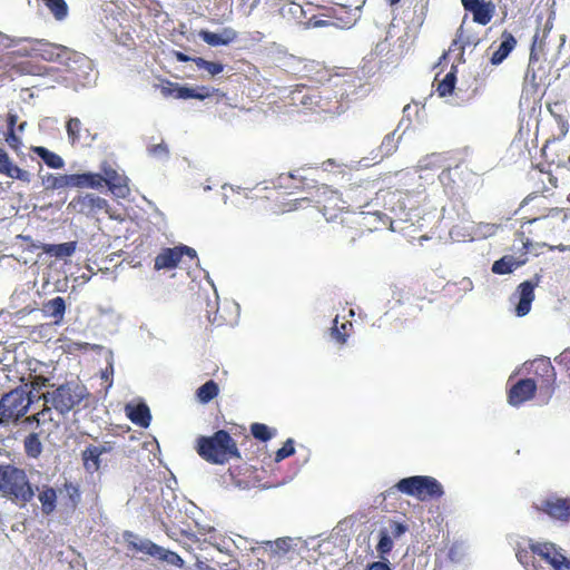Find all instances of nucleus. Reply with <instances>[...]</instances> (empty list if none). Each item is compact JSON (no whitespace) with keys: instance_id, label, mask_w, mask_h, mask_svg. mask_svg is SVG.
<instances>
[{"instance_id":"1","label":"nucleus","mask_w":570,"mask_h":570,"mask_svg":"<svg viewBox=\"0 0 570 570\" xmlns=\"http://www.w3.org/2000/svg\"><path fill=\"white\" fill-rule=\"evenodd\" d=\"M198 455L210 464H225L233 459H240L236 441L225 430H218L210 436L196 440Z\"/></svg>"},{"instance_id":"2","label":"nucleus","mask_w":570,"mask_h":570,"mask_svg":"<svg viewBox=\"0 0 570 570\" xmlns=\"http://www.w3.org/2000/svg\"><path fill=\"white\" fill-rule=\"evenodd\" d=\"M89 396L90 393L83 384L69 381L42 393L38 399L43 400L47 406L55 409L59 414L66 415Z\"/></svg>"},{"instance_id":"3","label":"nucleus","mask_w":570,"mask_h":570,"mask_svg":"<svg viewBox=\"0 0 570 570\" xmlns=\"http://www.w3.org/2000/svg\"><path fill=\"white\" fill-rule=\"evenodd\" d=\"M0 492L21 505L30 502L35 497L26 471L12 464L0 465Z\"/></svg>"},{"instance_id":"4","label":"nucleus","mask_w":570,"mask_h":570,"mask_svg":"<svg viewBox=\"0 0 570 570\" xmlns=\"http://www.w3.org/2000/svg\"><path fill=\"white\" fill-rule=\"evenodd\" d=\"M38 396L37 393L27 391V385H18L4 393L0 397V425L18 423L28 413L31 404L40 400Z\"/></svg>"},{"instance_id":"5","label":"nucleus","mask_w":570,"mask_h":570,"mask_svg":"<svg viewBox=\"0 0 570 570\" xmlns=\"http://www.w3.org/2000/svg\"><path fill=\"white\" fill-rule=\"evenodd\" d=\"M375 199L379 204H382L385 210L402 222L410 220V213L416 209L420 204L414 193L391 187L377 190Z\"/></svg>"},{"instance_id":"6","label":"nucleus","mask_w":570,"mask_h":570,"mask_svg":"<svg viewBox=\"0 0 570 570\" xmlns=\"http://www.w3.org/2000/svg\"><path fill=\"white\" fill-rule=\"evenodd\" d=\"M395 488L401 493L414 497L420 501L438 500L444 494L442 484L435 478L429 475L401 479Z\"/></svg>"},{"instance_id":"7","label":"nucleus","mask_w":570,"mask_h":570,"mask_svg":"<svg viewBox=\"0 0 570 570\" xmlns=\"http://www.w3.org/2000/svg\"><path fill=\"white\" fill-rule=\"evenodd\" d=\"M317 207L326 220H335L342 214L348 213L345 196L336 189L328 186H322L317 189Z\"/></svg>"},{"instance_id":"8","label":"nucleus","mask_w":570,"mask_h":570,"mask_svg":"<svg viewBox=\"0 0 570 570\" xmlns=\"http://www.w3.org/2000/svg\"><path fill=\"white\" fill-rule=\"evenodd\" d=\"M160 92L164 97H174L177 99H198L204 100L214 95L225 97L226 95L220 91L218 88H210L207 86H199L196 88H190L187 86H181L178 82H173L169 80H164L159 86Z\"/></svg>"},{"instance_id":"9","label":"nucleus","mask_w":570,"mask_h":570,"mask_svg":"<svg viewBox=\"0 0 570 570\" xmlns=\"http://www.w3.org/2000/svg\"><path fill=\"white\" fill-rule=\"evenodd\" d=\"M184 256L188 257L189 261L197 259L196 250L187 245L163 248L155 257L154 267L156 271L176 268Z\"/></svg>"},{"instance_id":"10","label":"nucleus","mask_w":570,"mask_h":570,"mask_svg":"<svg viewBox=\"0 0 570 570\" xmlns=\"http://www.w3.org/2000/svg\"><path fill=\"white\" fill-rule=\"evenodd\" d=\"M533 508L538 512L549 515L553 520L563 523L570 522V499L550 495L542 499L539 503H534Z\"/></svg>"},{"instance_id":"11","label":"nucleus","mask_w":570,"mask_h":570,"mask_svg":"<svg viewBox=\"0 0 570 570\" xmlns=\"http://www.w3.org/2000/svg\"><path fill=\"white\" fill-rule=\"evenodd\" d=\"M376 187L372 181L363 180L357 184H350L344 190V196L348 209L351 207L363 208L370 204L372 196H376Z\"/></svg>"},{"instance_id":"12","label":"nucleus","mask_w":570,"mask_h":570,"mask_svg":"<svg viewBox=\"0 0 570 570\" xmlns=\"http://www.w3.org/2000/svg\"><path fill=\"white\" fill-rule=\"evenodd\" d=\"M534 380L541 393L550 397L554 392L557 374L549 358H539L532 363Z\"/></svg>"},{"instance_id":"13","label":"nucleus","mask_w":570,"mask_h":570,"mask_svg":"<svg viewBox=\"0 0 570 570\" xmlns=\"http://www.w3.org/2000/svg\"><path fill=\"white\" fill-rule=\"evenodd\" d=\"M538 383L534 379H521L510 386L507 392L508 403L512 406H520L534 397Z\"/></svg>"},{"instance_id":"14","label":"nucleus","mask_w":570,"mask_h":570,"mask_svg":"<svg viewBox=\"0 0 570 570\" xmlns=\"http://www.w3.org/2000/svg\"><path fill=\"white\" fill-rule=\"evenodd\" d=\"M134 548L140 552L149 554L175 567H184L185 562L178 553L166 550L163 547L151 542L150 540L141 541L139 544L134 543Z\"/></svg>"},{"instance_id":"15","label":"nucleus","mask_w":570,"mask_h":570,"mask_svg":"<svg viewBox=\"0 0 570 570\" xmlns=\"http://www.w3.org/2000/svg\"><path fill=\"white\" fill-rule=\"evenodd\" d=\"M69 207L77 213L90 216L99 210H107L109 204L105 198H101L94 194H86L75 197L69 203Z\"/></svg>"},{"instance_id":"16","label":"nucleus","mask_w":570,"mask_h":570,"mask_svg":"<svg viewBox=\"0 0 570 570\" xmlns=\"http://www.w3.org/2000/svg\"><path fill=\"white\" fill-rule=\"evenodd\" d=\"M102 185L105 184L108 189L118 198H125L129 195L130 189L128 186V178L120 175L111 166L107 165L102 168Z\"/></svg>"},{"instance_id":"17","label":"nucleus","mask_w":570,"mask_h":570,"mask_svg":"<svg viewBox=\"0 0 570 570\" xmlns=\"http://www.w3.org/2000/svg\"><path fill=\"white\" fill-rule=\"evenodd\" d=\"M537 285L538 282L533 283L532 281H524L518 286L517 293L519 295V302L515 306V313L518 316H525L530 312Z\"/></svg>"},{"instance_id":"18","label":"nucleus","mask_w":570,"mask_h":570,"mask_svg":"<svg viewBox=\"0 0 570 570\" xmlns=\"http://www.w3.org/2000/svg\"><path fill=\"white\" fill-rule=\"evenodd\" d=\"M303 77L306 78L312 86L323 85L332 77L330 69L320 61H308L303 66Z\"/></svg>"},{"instance_id":"19","label":"nucleus","mask_w":570,"mask_h":570,"mask_svg":"<svg viewBox=\"0 0 570 570\" xmlns=\"http://www.w3.org/2000/svg\"><path fill=\"white\" fill-rule=\"evenodd\" d=\"M0 174L22 183H30L31 179L30 173L14 165L2 147H0Z\"/></svg>"},{"instance_id":"20","label":"nucleus","mask_w":570,"mask_h":570,"mask_svg":"<svg viewBox=\"0 0 570 570\" xmlns=\"http://www.w3.org/2000/svg\"><path fill=\"white\" fill-rule=\"evenodd\" d=\"M302 170H304V168L279 174L275 180L276 186L291 191L303 189L307 178L302 174Z\"/></svg>"},{"instance_id":"21","label":"nucleus","mask_w":570,"mask_h":570,"mask_svg":"<svg viewBox=\"0 0 570 570\" xmlns=\"http://www.w3.org/2000/svg\"><path fill=\"white\" fill-rule=\"evenodd\" d=\"M198 36L209 46H227L237 39V32L232 28H224L219 33L200 30Z\"/></svg>"},{"instance_id":"22","label":"nucleus","mask_w":570,"mask_h":570,"mask_svg":"<svg viewBox=\"0 0 570 570\" xmlns=\"http://www.w3.org/2000/svg\"><path fill=\"white\" fill-rule=\"evenodd\" d=\"M532 551L552 568L560 563L559 560L563 556L551 542H532Z\"/></svg>"},{"instance_id":"23","label":"nucleus","mask_w":570,"mask_h":570,"mask_svg":"<svg viewBox=\"0 0 570 570\" xmlns=\"http://www.w3.org/2000/svg\"><path fill=\"white\" fill-rule=\"evenodd\" d=\"M517 45V40L514 38V36L504 30L502 33H501V42L498 47V49H495L491 56V63L492 65H499L509 55L510 52L514 49Z\"/></svg>"},{"instance_id":"24","label":"nucleus","mask_w":570,"mask_h":570,"mask_svg":"<svg viewBox=\"0 0 570 570\" xmlns=\"http://www.w3.org/2000/svg\"><path fill=\"white\" fill-rule=\"evenodd\" d=\"M32 362H29V374L27 377H21L20 385H27V391L39 392L45 386L49 385L50 379L42 374L37 373V366L39 362H35V367H31Z\"/></svg>"},{"instance_id":"25","label":"nucleus","mask_w":570,"mask_h":570,"mask_svg":"<svg viewBox=\"0 0 570 570\" xmlns=\"http://www.w3.org/2000/svg\"><path fill=\"white\" fill-rule=\"evenodd\" d=\"M69 187H102V175L97 173L70 174Z\"/></svg>"},{"instance_id":"26","label":"nucleus","mask_w":570,"mask_h":570,"mask_svg":"<svg viewBox=\"0 0 570 570\" xmlns=\"http://www.w3.org/2000/svg\"><path fill=\"white\" fill-rule=\"evenodd\" d=\"M126 412L127 416L134 424L140 428L149 426L151 421V414L149 407L145 403H139L137 405H127Z\"/></svg>"},{"instance_id":"27","label":"nucleus","mask_w":570,"mask_h":570,"mask_svg":"<svg viewBox=\"0 0 570 570\" xmlns=\"http://www.w3.org/2000/svg\"><path fill=\"white\" fill-rule=\"evenodd\" d=\"M45 316L52 317L56 324L61 323L66 313V302L61 296H56L42 304Z\"/></svg>"},{"instance_id":"28","label":"nucleus","mask_w":570,"mask_h":570,"mask_svg":"<svg viewBox=\"0 0 570 570\" xmlns=\"http://www.w3.org/2000/svg\"><path fill=\"white\" fill-rule=\"evenodd\" d=\"M468 11L473 14L474 22L485 26L493 18L495 6L491 1H480L479 3L473 6V9H470Z\"/></svg>"},{"instance_id":"29","label":"nucleus","mask_w":570,"mask_h":570,"mask_svg":"<svg viewBox=\"0 0 570 570\" xmlns=\"http://www.w3.org/2000/svg\"><path fill=\"white\" fill-rule=\"evenodd\" d=\"M38 500L41 503V511L43 514H51L57 507V492L52 487L42 485L39 489Z\"/></svg>"},{"instance_id":"30","label":"nucleus","mask_w":570,"mask_h":570,"mask_svg":"<svg viewBox=\"0 0 570 570\" xmlns=\"http://www.w3.org/2000/svg\"><path fill=\"white\" fill-rule=\"evenodd\" d=\"M83 468L89 473H95L100 469L101 451L97 450L96 445H89L82 451Z\"/></svg>"},{"instance_id":"31","label":"nucleus","mask_w":570,"mask_h":570,"mask_svg":"<svg viewBox=\"0 0 570 570\" xmlns=\"http://www.w3.org/2000/svg\"><path fill=\"white\" fill-rule=\"evenodd\" d=\"M31 150L37 156H39L43 160V163L50 168L60 169L65 165L63 159L59 155H57L53 151H50L46 147L36 146L32 147Z\"/></svg>"},{"instance_id":"32","label":"nucleus","mask_w":570,"mask_h":570,"mask_svg":"<svg viewBox=\"0 0 570 570\" xmlns=\"http://www.w3.org/2000/svg\"><path fill=\"white\" fill-rule=\"evenodd\" d=\"M537 200L538 205V216H534L532 218L529 219V223H533L538 219H541V218H544V217H548L550 215H557L559 214L560 209L559 208H549L547 206L543 205V203L546 202V197L544 196H539V195H529L528 197L524 198L523 200V206L528 205L529 203L531 202H534Z\"/></svg>"},{"instance_id":"33","label":"nucleus","mask_w":570,"mask_h":570,"mask_svg":"<svg viewBox=\"0 0 570 570\" xmlns=\"http://www.w3.org/2000/svg\"><path fill=\"white\" fill-rule=\"evenodd\" d=\"M523 263L518 262L512 255H505L493 263L491 271L498 275L510 274Z\"/></svg>"},{"instance_id":"34","label":"nucleus","mask_w":570,"mask_h":570,"mask_svg":"<svg viewBox=\"0 0 570 570\" xmlns=\"http://www.w3.org/2000/svg\"><path fill=\"white\" fill-rule=\"evenodd\" d=\"M266 3L271 7H278L283 16L289 13L294 18H299L303 13V7L293 0H266Z\"/></svg>"},{"instance_id":"35","label":"nucleus","mask_w":570,"mask_h":570,"mask_svg":"<svg viewBox=\"0 0 570 570\" xmlns=\"http://www.w3.org/2000/svg\"><path fill=\"white\" fill-rule=\"evenodd\" d=\"M62 490L65 491V504L69 509L76 510L81 502V491L79 485L73 482L66 481Z\"/></svg>"},{"instance_id":"36","label":"nucleus","mask_w":570,"mask_h":570,"mask_svg":"<svg viewBox=\"0 0 570 570\" xmlns=\"http://www.w3.org/2000/svg\"><path fill=\"white\" fill-rule=\"evenodd\" d=\"M218 384L215 381L209 380L197 389L196 395L200 403L206 404L215 399L218 395Z\"/></svg>"},{"instance_id":"37","label":"nucleus","mask_w":570,"mask_h":570,"mask_svg":"<svg viewBox=\"0 0 570 570\" xmlns=\"http://www.w3.org/2000/svg\"><path fill=\"white\" fill-rule=\"evenodd\" d=\"M352 326L353 325L350 322L342 323L338 326V318L336 316L333 321V326L331 327L332 338H334L341 345L345 344L347 337L350 336V330L352 328Z\"/></svg>"},{"instance_id":"38","label":"nucleus","mask_w":570,"mask_h":570,"mask_svg":"<svg viewBox=\"0 0 570 570\" xmlns=\"http://www.w3.org/2000/svg\"><path fill=\"white\" fill-rule=\"evenodd\" d=\"M23 445L29 458L37 459L42 452V444L37 433H30L26 436Z\"/></svg>"},{"instance_id":"39","label":"nucleus","mask_w":570,"mask_h":570,"mask_svg":"<svg viewBox=\"0 0 570 570\" xmlns=\"http://www.w3.org/2000/svg\"><path fill=\"white\" fill-rule=\"evenodd\" d=\"M76 245V242L49 245L48 248H46V253L59 258L69 257L75 253Z\"/></svg>"},{"instance_id":"40","label":"nucleus","mask_w":570,"mask_h":570,"mask_svg":"<svg viewBox=\"0 0 570 570\" xmlns=\"http://www.w3.org/2000/svg\"><path fill=\"white\" fill-rule=\"evenodd\" d=\"M67 135L69 141L75 145L82 138V122L79 118L72 117L66 124Z\"/></svg>"},{"instance_id":"41","label":"nucleus","mask_w":570,"mask_h":570,"mask_svg":"<svg viewBox=\"0 0 570 570\" xmlns=\"http://www.w3.org/2000/svg\"><path fill=\"white\" fill-rule=\"evenodd\" d=\"M193 62L196 65L198 69L207 71L208 75L212 77L217 76L224 70L223 63L216 61H208L202 57H195V59H193Z\"/></svg>"},{"instance_id":"42","label":"nucleus","mask_w":570,"mask_h":570,"mask_svg":"<svg viewBox=\"0 0 570 570\" xmlns=\"http://www.w3.org/2000/svg\"><path fill=\"white\" fill-rule=\"evenodd\" d=\"M42 183L47 189H61L69 187V175L48 174L42 178Z\"/></svg>"},{"instance_id":"43","label":"nucleus","mask_w":570,"mask_h":570,"mask_svg":"<svg viewBox=\"0 0 570 570\" xmlns=\"http://www.w3.org/2000/svg\"><path fill=\"white\" fill-rule=\"evenodd\" d=\"M455 72L450 71L445 75V77L439 82L438 85V92L441 97H445L448 95H451L454 91L455 88Z\"/></svg>"},{"instance_id":"44","label":"nucleus","mask_w":570,"mask_h":570,"mask_svg":"<svg viewBox=\"0 0 570 570\" xmlns=\"http://www.w3.org/2000/svg\"><path fill=\"white\" fill-rule=\"evenodd\" d=\"M250 432L255 439L263 442L268 441L273 436L269 428L263 423H253L250 426Z\"/></svg>"},{"instance_id":"45","label":"nucleus","mask_w":570,"mask_h":570,"mask_svg":"<svg viewBox=\"0 0 570 570\" xmlns=\"http://www.w3.org/2000/svg\"><path fill=\"white\" fill-rule=\"evenodd\" d=\"M535 557V553L532 551V543L529 544V548H520L517 551V559L521 564L524 567H534L533 559Z\"/></svg>"},{"instance_id":"46","label":"nucleus","mask_w":570,"mask_h":570,"mask_svg":"<svg viewBox=\"0 0 570 570\" xmlns=\"http://www.w3.org/2000/svg\"><path fill=\"white\" fill-rule=\"evenodd\" d=\"M51 421V407L50 406H47L45 403H43V409L40 410L39 412H37L36 414L33 415H30L26 419V421L28 423H33L36 422L37 424L39 423H45L46 421Z\"/></svg>"},{"instance_id":"47","label":"nucleus","mask_w":570,"mask_h":570,"mask_svg":"<svg viewBox=\"0 0 570 570\" xmlns=\"http://www.w3.org/2000/svg\"><path fill=\"white\" fill-rule=\"evenodd\" d=\"M393 549V541L390 535L385 532H382L380 535L379 543L376 546V550L381 556L387 554Z\"/></svg>"},{"instance_id":"48","label":"nucleus","mask_w":570,"mask_h":570,"mask_svg":"<svg viewBox=\"0 0 570 570\" xmlns=\"http://www.w3.org/2000/svg\"><path fill=\"white\" fill-rule=\"evenodd\" d=\"M295 452L293 440L288 439L281 449L275 453V461L281 462L282 460L293 455Z\"/></svg>"},{"instance_id":"49","label":"nucleus","mask_w":570,"mask_h":570,"mask_svg":"<svg viewBox=\"0 0 570 570\" xmlns=\"http://www.w3.org/2000/svg\"><path fill=\"white\" fill-rule=\"evenodd\" d=\"M362 219L364 220L363 225H367L366 220H377L379 223H381L382 226H385L387 225V223L392 224V222L390 220V218L386 216V214H382L380 212H374V213H362Z\"/></svg>"},{"instance_id":"50","label":"nucleus","mask_w":570,"mask_h":570,"mask_svg":"<svg viewBox=\"0 0 570 570\" xmlns=\"http://www.w3.org/2000/svg\"><path fill=\"white\" fill-rule=\"evenodd\" d=\"M554 361L564 368L570 380V347L563 350Z\"/></svg>"},{"instance_id":"51","label":"nucleus","mask_w":570,"mask_h":570,"mask_svg":"<svg viewBox=\"0 0 570 570\" xmlns=\"http://www.w3.org/2000/svg\"><path fill=\"white\" fill-rule=\"evenodd\" d=\"M166 533L169 538H171L174 540H179V537H185L187 539H195L194 533L183 530V529L170 528V529L166 530Z\"/></svg>"},{"instance_id":"52","label":"nucleus","mask_w":570,"mask_h":570,"mask_svg":"<svg viewBox=\"0 0 570 570\" xmlns=\"http://www.w3.org/2000/svg\"><path fill=\"white\" fill-rule=\"evenodd\" d=\"M148 153L151 155V156H155V157H161V156H168V147L167 145L161 141L159 144H156V145H151L149 148H148Z\"/></svg>"},{"instance_id":"53","label":"nucleus","mask_w":570,"mask_h":570,"mask_svg":"<svg viewBox=\"0 0 570 570\" xmlns=\"http://www.w3.org/2000/svg\"><path fill=\"white\" fill-rule=\"evenodd\" d=\"M6 141L10 148L18 150L21 146L20 138L16 135L14 130H8L6 134Z\"/></svg>"},{"instance_id":"54","label":"nucleus","mask_w":570,"mask_h":570,"mask_svg":"<svg viewBox=\"0 0 570 570\" xmlns=\"http://www.w3.org/2000/svg\"><path fill=\"white\" fill-rule=\"evenodd\" d=\"M306 28H318L331 24L330 20H324L318 18L317 16H312L306 22H304Z\"/></svg>"},{"instance_id":"55","label":"nucleus","mask_w":570,"mask_h":570,"mask_svg":"<svg viewBox=\"0 0 570 570\" xmlns=\"http://www.w3.org/2000/svg\"><path fill=\"white\" fill-rule=\"evenodd\" d=\"M390 529H391V533L393 534V537L399 538L406 532L407 527L404 525L403 523L392 521L390 523Z\"/></svg>"},{"instance_id":"56","label":"nucleus","mask_w":570,"mask_h":570,"mask_svg":"<svg viewBox=\"0 0 570 570\" xmlns=\"http://www.w3.org/2000/svg\"><path fill=\"white\" fill-rule=\"evenodd\" d=\"M302 203H309V199H308V198H299V199L291 200L289 203L284 204V210H285V212H292V210H295V209H297V208H298V206H299Z\"/></svg>"},{"instance_id":"57","label":"nucleus","mask_w":570,"mask_h":570,"mask_svg":"<svg viewBox=\"0 0 570 570\" xmlns=\"http://www.w3.org/2000/svg\"><path fill=\"white\" fill-rule=\"evenodd\" d=\"M366 570H392L389 563L382 561H374L367 566Z\"/></svg>"},{"instance_id":"58","label":"nucleus","mask_w":570,"mask_h":570,"mask_svg":"<svg viewBox=\"0 0 570 570\" xmlns=\"http://www.w3.org/2000/svg\"><path fill=\"white\" fill-rule=\"evenodd\" d=\"M17 121H18V116L16 114L9 112L7 116L8 130H14Z\"/></svg>"},{"instance_id":"59","label":"nucleus","mask_w":570,"mask_h":570,"mask_svg":"<svg viewBox=\"0 0 570 570\" xmlns=\"http://www.w3.org/2000/svg\"><path fill=\"white\" fill-rule=\"evenodd\" d=\"M559 562L560 563L553 568L554 570H570V561L564 556L561 557Z\"/></svg>"},{"instance_id":"60","label":"nucleus","mask_w":570,"mask_h":570,"mask_svg":"<svg viewBox=\"0 0 570 570\" xmlns=\"http://www.w3.org/2000/svg\"><path fill=\"white\" fill-rule=\"evenodd\" d=\"M174 56H175L176 60L179 62H188V61H193V59H195V57H189L181 51H175Z\"/></svg>"},{"instance_id":"61","label":"nucleus","mask_w":570,"mask_h":570,"mask_svg":"<svg viewBox=\"0 0 570 570\" xmlns=\"http://www.w3.org/2000/svg\"><path fill=\"white\" fill-rule=\"evenodd\" d=\"M481 0H461L463 8L468 11L473 9V6L479 3Z\"/></svg>"},{"instance_id":"62","label":"nucleus","mask_w":570,"mask_h":570,"mask_svg":"<svg viewBox=\"0 0 570 570\" xmlns=\"http://www.w3.org/2000/svg\"><path fill=\"white\" fill-rule=\"evenodd\" d=\"M97 450L101 451L102 455L104 453L110 452L112 450V446L110 443L106 442L105 444L97 446Z\"/></svg>"},{"instance_id":"63","label":"nucleus","mask_w":570,"mask_h":570,"mask_svg":"<svg viewBox=\"0 0 570 570\" xmlns=\"http://www.w3.org/2000/svg\"><path fill=\"white\" fill-rule=\"evenodd\" d=\"M450 171H451V169H450V168L444 169V170L440 174V176H439L440 180H442V181H443V179H444V178H449V176H450Z\"/></svg>"},{"instance_id":"64","label":"nucleus","mask_w":570,"mask_h":570,"mask_svg":"<svg viewBox=\"0 0 570 570\" xmlns=\"http://www.w3.org/2000/svg\"><path fill=\"white\" fill-rule=\"evenodd\" d=\"M390 6H395L400 0H386Z\"/></svg>"}]
</instances>
